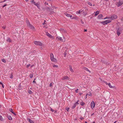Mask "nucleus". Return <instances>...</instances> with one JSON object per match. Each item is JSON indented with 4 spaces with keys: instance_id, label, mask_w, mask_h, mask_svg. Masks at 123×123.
Instances as JSON below:
<instances>
[{
    "instance_id": "f257e3e1",
    "label": "nucleus",
    "mask_w": 123,
    "mask_h": 123,
    "mask_svg": "<svg viewBox=\"0 0 123 123\" xmlns=\"http://www.w3.org/2000/svg\"><path fill=\"white\" fill-rule=\"evenodd\" d=\"M56 39L57 40H59L62 42H64L65 41V38L64 36H63V39L62 37H57L56 38Z\"/></svg>"
},
{
    "instance_id": "f03ea898",
    "label": "nucleus",
    "mask_w": 123,
    "mask_h": 123,
    "mask_svg": "<svg viewBox=\"0 0 123 123\" xmlns=\"http://www.w3.org/2000/svg\"><path fill=\"white\" fill-rule=\"evenodd\" d=\"M117 18V16L115 14H113L109 18H104V19H106L107 18H110L111 19L113 20L115 19H116Z\"/></svg>"
},
{
    "instance_id": "7ed1b4c3",
    "label": "nucleus",
    "mask_w": 123,
    "mask_h": 123,
    "mask_svg": "<svg viewBox=\"0 0 123 123\" xmlns=\"http://www.w3.org/2000/svg\"><path fill=\"white\" fill-rule=\"evenodd\" d=\"M34 43L37 45H39L40 46H41L42 45V43L39 41H34Z\"/></svg>"
},
{
    "instance_id": "20e7f679",
    "label": "nucleus",
    "mask_w": 123,
    "mask_h": 123,
    "mask_svg": "<svg viewBox=\"0 0 123 123\" xmlns=\"http://www.w3.org/2000/svg\"><path fill=\"white\" fill-rule=\"evenodd\" d=\"M123 4V0H120L119 2L116 3V4L117 6H121Z\"/></svg>"
},
{
    "instance_id": "39448f33",
    "label": "nucleus",
    "mask_w": 123,
    "mask_h": 123,
    "mask_svg": "<svg viewBox=\"0 0 123 123\" xmlns=\"http://www.w3.org/2000/svg\"><path fill=\"white\" fill-rule=\"evenodd\" d=\"M111 21V20H107L104 21L102 22V23L104 25H105L110 23Z\"/></svg>"
},
{
    "instance_id": "423d86ee",
    "label": "nucleus",
    "mask_w": 123,
    "mask_h": 123,
    "mask_svg": "<svg viewBox=\"0 0 123 123\" xmlns=\"http://www.w3.org/2000/svg\"><path fill=\"white\" fill-rule=\"evenodd\" d=\"M46 34L49 38L54 39V37L51 36L50 34L48 33L47 32H46Z\"/></svg>"
},
{
    "instance_id": "0eeeda50",
    "label": "nucleus",
    "mask_w": 123,
    "mask_h": 123,
    "mask_svg": "<svg viewBox=\"0 0 123 123\" xmlns=\"http://www.w3.org/2000/svg\"><path fill=\"white\" fill-rule=\"evenodd\" d=\"M27 25L31 29L33 30L34 29V27L32 25H31L30 23H28V24Z\"/></svg>"
},
{
    "instance_id": "6e6552de",
    "label": "nucleus",
    "mask_w": 123,
    "mask_h": 123,
    "mask_svg": "<svg viewBox=\"0 0 123 123\" xmlns=\"http://www.w3.org/2000/svg\"><path fill=\"white\" fill-rule=\"evenodd\" d=\"M70 78L67 76H64L62 78V80H67L69 79Z\"/></svg>"
},
{
    "instance_id": "1a4fd4ad",
    "label": "nucleus",
    "mask_w": 123,
    "mask_h": 123,
    "mask_svg": "<svg viewBox=\"0 0 123 123\" xmlns=\"http://www.w3.org/2000/svg\"><path fill=\"white\" fill-rule=\"evenodd\" d=\"M91 106L92 109L94 108L95 106V104L94 101H93L92 102Z\"/></svg>"
},
{
    "instance_id": "9d476101",
    "label": "nucleus",
    "mask_w": 123,
    "mask_h": 123,
    "mask_svg": "<svg viewBox=\"0 0 123 123\" xmlns=\"http://www.w3.org/2000/svg\"><path fill=\"white\" fill-rule=\"evenodd\" d=\"M104 82L106 84V85H108L111 88H113V86L111 85L110 83H107V82L105 81Z\"/></svg>"
},
{
    "instance_id": "9b49d317",
    "label": "nucleus",
    "mask_w": 123,
    "mask_h": 123,
    "mask_svg": "<svg viewBox=\"0 0 123 123\" xmlns=\"http://www.w3.org/2000/svg\"><path fill=\"white\" fill-rule=\"evenodd\" d=\"M103 15L101 14H100L98 15V18L99 19H103Z\"/></svg>"
},
{
    "instance_id": "f8f14e48",
    "label": "nucleus",
    "mask_w": 123,
    "mask_h": 123,
    "mask_svg": "<svg viewBox=\"0 0 123 123\" xmlns=\"http://www.w3.org/2000/svg\"><path fill=\"white\" fill-rule=\"evenodd\" d=\"M65 14L67 16L71 17H72V15L69 14H68L67 13H65Z\"/></svg>"
},
{
    "instance_id": "ddd939ff",
    "label": "nucleus",
    "mask_w": 123,
    "mask_h": 123,
    "mask_svg": "<svg viewBox=\"0 0 123 123\" xmlns=\"http://www.w3.org/2000/svg\"><path fill=\"white\" fill-rule=\"evenodd\" d=\"M83 69H84V70H86L87 71H88V72H89V73H91V72L87 68H86V67H84L83 68Z\"/></svg>"
},
{
    "instance_id": "4468645a",
    "label": "nucleus",
    "mask_w": 123,
    "mask_h": 123,
    "mask_svg": "<svg viewBox=\"0 0 123 123\" xmlns=\"http://www.w3.org/2000/svg\"><path fill=\"white\" fill-rule=\"evenodd\" d=\"M50 59L51 61H52L55 62L56 61V59L55 58H54V57H53L52 58H50Z\"/></svg>"
},
{
    "instance_id": "2eb2a0df",
    "label": "nucleus",
    "mask_w": 123,
    "mask_h": 123,
    "mask_svg": "<svg viewBox=\"0 0 123 123\" xmlns=\"http://www.w3.org/2000/svg\"><path fill=\"white\" fill-rule=\"evenodd\" d=\"M27 120L29 121L30 123H34V122L32 120L29 118H27Z\"/></svg>"
},
{
    "instance_id": "dca6fc26",
    "label": "nucleus",
    "mask_w": 123,
    "mask_h": 123,
    "mask_svg": "<svg viewBox=\"0 0 123 123\" xmlns=\"http://www.w3.org/2000/svg\"><path fill=\"white\" fill-rule=\"evenodd\" d=\"M69 69H70V70L71 72H74V71L72 68V67L70 66H69Z\"/></svg>"
},
{
    "instance_id": "f3484780",
    "label": "nucleus",
    "mask_w": 123,
    "mask_h": 123,
    "mask_svg": "<svg viewBox=\"0 0 123 123\" xmlns=\"http://www.w3.org/2000/svg\"><path fill=\"white\" fill-rule=\"evenodd\" d=\"M35 5L37 6V8L38 9H39L40 8V7L39 6V3H36V4H35Z\"/></svg>"
},
{
    "instance_id": "a211bd4d",
    "label": "nucleus",
    "mask_w": 123,
    "mask_h": 123,
    "mask_svg": "<svg viewBox=\"0 0 123 123\" xmlns=\"http://www.w3.org/2000/svg\"><path fill=\"white\" fill-rule=\"evenodd\" d=\"M7 117L9 120H11L12 119V118L10 116H8Z\"/></svg>"
},
{
    "instance_id": "6ab92c4d",
    "label": "nucleus",
    "mask_w": 123,
    "mask_h": 123,
    "mask_svg": "<svg viewBox=\"0 0 123 123\" xmlns=\"http://www.w3.org/2000/svg\"><path fill=\"white\" fill-rule=\"evenodd\" d=\"M7 41L9 42H12V40L9 37H8L7 38Z\"/></svg>"
},
{
    "instance_id": "aec40b11",
    "label": "nucleus",
    "mask_w": 123,
    "mask_h": 123,
    "mask_svg": "<svg viewBox=\"0 0 123 123\" xmlns=\"http://www.w3.org/2000/svg\"><path fill=\"white\" fill-rule=\"evenodd\" d=\"M99 11H97L96 12L95 14V16H97L99 13Z\"/></svg>"
},
{
    "instance_id": "412c9836",
    "label": "nucleus",
    "mask_w": 123,
    "mask_h": 123,
    "mask_svg": "<svg viewBox=\"0 0 123 123\" xmlns=\"http://www.w3.org/2000/svg\"><path fill=\"white\" fill-rule=\"evenodd\" d=\"M84 10H83L82 11H81L80 10L78 12H77L76 13L77 14H80V12H81L82 11H83Z\"/></svg>"
},
{
    "instance_id": "4be33fe9",
    "label": "nucleus",
    "mask_w": 123,
    "mask_h": 123,
    "mask_svg": "<svg viewBox=\"0 0 123 123\" xmlns=\"http://www.w3.org/2000/svg\"><path fill=\"white\" fill-rule=\"evenodd\" d=\"M67 50H66L65 51L64 53V57H65L66 56V55H67Z\"/></svg>"
},
{
    "instance_id": "5701e85b",
    "label": "nucleus",
    "mask_w": 123,
    "mask_h": 123,
    "mask_svg": "<svg viewBox=\"0 0 123 123\" xmlns=\"http://www.w3.org/2000/svg\"><path fill=\"white\" fill-rule=\"evenodd\" d=\"M53 67L54 68H57L58 66L57 65L53 64Z\"/></svg>"
},
{
    "instance_id": "b1692460",
    "label": "nucleus",
    "mask_w": 123,
    "mask_h": 123,
    "mask_svg": "<svg viewBox=\"0 0 123 123\" xmlns=\"http://www.w3.org/2000/svg\"><path fill=\"white\" fill-rule=\"evenodd\" d=\"M117 35L118 36H119L120 35V32L118 31H117Z\"/></svg>"
},
{
    "instance_id": "393cba45",
    "label": "nucleus",
    "mask_w": 123,
    "mask_h": 123,
    "mask_svg": "<svg viewBox=\"0 0 123 123\" xmlns=\"http://www.w3.org/2000/svg\"><path fill=\"white\" fill-rule=\"evenodd\" d=\"M29 76H30V77L31 78H32L33 77V74H30Z\"/></svg>"
},
{
    "instance_id": "a878e982",
    "label": "nucleus",
    "mask_w": 123,
    "mask_h": 123,
    "mask_svg": "<svg viewBox=\"0 0 123 123\" xmlns=\"http://www.w3.org/2000/svg\"><path fill=\"white\" fill-rule=\"evenodd\" d=\"M9 111L12 113H14V111H13L12 109V108H10V109Z\"/></svg>"
},
{
    "instance_id": "bb28decb",
    "label": "nucleus",
    "mask_w": 123,
    "mask_h": 123,
    "mask_svg": "<svg viewBox=\"0 0 123 123\" xmlns=\"http://www.w3.org/2000/svg\"><path fill=\"white\" fill-rule=\"evenodd\" d=\"M26 23H27V25L28 24V23H30L28 20V19L27 18H26Z\"/></svg>"
},
{
    "instance_id": "cd10ccee",
    "label": "nucleus",
    "mask_w": 123,
    "mask_h": 123,
    "mask_svg": "<svg viewBox=\"0 0 123 123\" xmlns=\"http://www.w3.org/2000/svg\"><path fill=\"white\" fill-rule=\"evenodd\" d=\"M76 106V104H74L73 106L72 107V109H74L75 108Z\"/></svg>"
},
{
    "instance_id": "c85d7f7f",
    "label": "nucleus",
    "mask_w": 123,
    "mask_h": 123,
    "mask_svg": "<svg viewBox=\"0 0 123 123\" xmlns=\"http://www.w3.org/2000/svg\"><path fill=\"white\" fill-rule=\"evenodd\" d=\"M54 57V55L52 53L50 54V58H52L53 57Z\"/></svg>"
},
{
    "instance_id": "c756f323",
    "label": "nucleus",
    "mask_w": 123,
    "mask_h": 123,
    "mask_svg": "<svg viewBox=\"0 0 123 123\" xmlns=\"http://www.w3.org/2000/svg\"><path fill=\"white\" fill-rule=\"evenodd\" d=\"M0 120L1 121H2L3 120V119L2 116L0 115Z\"/></svg>"
},
{
    "instance_id": "7c9ffc66",
    "label": "nucleus",
    "mask_w": 123,
    "mask_h": 123,
    "mask_svg": "<svg viewBox=\"0 0 123 123\" xmlns=\"http://www.w3.org/2000/svg\"><path fill=\"white\" fill-rule=\"evenodd\" d=\"M0 84L2 86V87L3 88H4V86L3 84L1 82H0Z\"/></svg>"
},
{
    "instance_id": "2f4dec72",
    "label": "nucleus",
    "mask_w": 123,
    "mask_h": 123,
    "mask_svg": "<svg viewBox=\"0 0 123 123\" xmlns=\"http://www.w3.org/2000/svg\"><path fill=\"white\" fill-rule=\"evenodd\" d=\"M28 92L30 94H31L32 93V92L31 90H30L28 91Z\"/></svg>"
},
{
    "instance_id": "473e14b6",
    "label": "nucleus",
    "mask_w": 123,
    "mask_h": 123,
    "mask_svg": "<svg viewBox=\"0 0 123 123\" xmlns=\"http://www.w3.org/2000/svg\"><path fill=\"white\" fill-rule=\"evenodd\" d=\"M85 103L83 102H81L80 104L82 106L84 105H85Z\"/></svg>"
},
{
    "instance_id": "72a5a7b5",
    "label": "nucleus",
    "mask_w": 123,
    "mask_h": 123,
    "mask_svg": "<svg viewBox=\"0 0 123 123\" xmlns=\"http://www.w3.org/2000/svg\"><path fill=\"white\" fill-rule=\"evenodd\" d=\"M88 4L89 5L91 6H92V4L90 2H88Z\"/></svg>"
},
{
    "instance_id": "f704fd0d",
    "label": "nucleus",
    "mask_w": 123,
    "mask_h": 123,
    "mask_svg": "<svg viewBox=\"0 0 123 123\" xmlns=\"http://www.w3.org/2000/svg\"><path fill=\"white\" fill-rule=\"evenodd\" d=\"M88 94V95L89 96H91L92 95V94L91 92H89V94Z\"/></svg>"
},
{
    "instance_id": "c9c22d12",
    "label": "nucleus",
    "mask_w": 123,
    "mask_h": 123,
    "mask_svg": "<svg viewBox=\"0 0 123 123\" xmlns=\"http://www.w3.org/2000/svg\"><path fill=\"white\" fill-rule=\"evenodd\" d=\"M10 78L11 79H12L13 78V76L12 74H11V75H10Z\"/></svg>"
},
{
    "instance_id": "e433bc0d",
    "label": "nucleus",
    "mask_w": 123,
    "mask_h": 123,
    "mask_svg": "<svg viewBox=\"0 0 123 123\" xmlns=\"http://www.w3.org/2000/svg\"><path fill=\"white\" fill-rule=\"evenodd\" d=\"M2 61L4 63H6V61L4 59H2Z\"/></svg>"
},
{
    "instance_id": "4c0bfd02",
    "label": "nucleus",
    "mask_w": 123,
    "mask_h": 123,
    "mask_svg": "<svg viewBox=\"0 0 123 123\" xmlns=\"http://www.w3.org/2000/svg\"><path fill=\"white\" fill-rule=\"evenodd\" d=\"M52 82L50 83L49 85V86L50 87H51L52 86Z\"/></svg>"
},
{
    "instance_id": "58836bf2",
    "label": "nucleus",
    "mask_w": 123,
    "mask_h": 123,
    "mask_svg": "<svg viewBox=\"0 0 123 123\" xmlns=\"http://www.w3.org/2000/svg\"><path fill=\"white\" fill-rule=\"evenodd\" d=\"M69 109V108H66V110L68 111Z\"/></svg>"
},
{
    "instance_id": "ea45409f",
    "label": "nucleus",
    "mask_w": 123,
    "mask_h": 123,
    "mask_svg": "<svg viewBox=\"0 0 123 123\" xmlns=\"http://www.w3.org/2000/svg\"><path fill=\"white\" fill-rule=\"evenodd\" d=\"M46 22V20H44V23H43V25H44V24H45V23Z\"/></svg>"
},
{
    "instance_id": "a19ab883",
    "label": "nucleus",
    "mask_w": 123,
    "mask_h": 123,
    "mask_svg": "<svg viewBox=\"0 0 123 123\" xmlns=\"http://www.w3.org/2000/svg\"><path fill=\"white\" fill-rule=\"evenodd\" d=\"M30 65H31L30 64H29V65H27V67L28 68L30 66Z\"/></svg>"
},
{
    "instance_id": "79ce46f5",
    "label": "nucleus",
    "mask_w": 123,
    "mask_h": 123,
    "mask_svg": "<svg viewBox=\"0 0 123 123\" xmlns=\"http://www.w3.org/2000/svg\"><path fill=\"white\" fill-rule=\"evenodd\" d=\"M78 101L79 100H78V101L77 102H76L75 104H76V105L79 104V103H78Z\"/></svg>"
},
{
    "instance_id": "37998d69",
    "label": "nucleus",
    "mask_w": 123,
    "mask_h": 123,
    "mask_svg": "<svg viewBox=\"0 0 123 123\" xmlns=\"http://www.w3.org/2000/svg\"><path fill=\"white\" fill-rule=\"evenodd\" d=\"M80 21H81V23L82 24H84V22L82 21V20H80Z\"/></svg>"
},
{
    "instance_id": "c03bdc74",
    "label": "nucleus",
    "mask_w": 123,
    "mask_h": 123,
    "mask_svg": "<svg viewBox=\"0 0 123 123\" xmlns=\"http://www.w3.org/2000/svg\"><path fill=\"white\" fill-rule=\"evenodd\" d=\"M78 89H77L76 90H75V91L76 93L78 92Z\"/></svg>"
},
{
    "instance_id": "a18cd8bd",
    "label": "nucleus",
    "mask_w": 123,
    "mask_h": 123,
    "mask_svg": "<svg viewBox=\"0 0 123 123\" xmlns=\"http://www.w3.org/2000/svg\"><path fill=\"white\" fill-rule=\"evenodd\" d=\"M80 120H83V119L84 118H82V117H80Z\"/></svg>"
},
{
    "instance_id": "49530a36",
    "label": "nucleus",
    "mask_w": 123,
    "mask_h": 123,
    "mask_svg": "<svg viewBox=\"0 0 123 123\" xmlns=\"http://www.w3.org/2000/svg\"><path fill=\"white\" fill-rule=\"evenodd\" d=\"M7 5V4H5L3 6V7H4L5 6H6Z\"/></svg>"
},
{
    "instance_id": "de8ad7c7",
    "label": "nucleus",
    "mask_w": 123,
    "mask_h": 123,
    "mask_svg": "<svg viewBox=\"0 0 123 123\" xmlns=\"http://www.w3.org/2000/svg\"><path fill=\"white\" fill-rule=\"evenodd\" d=\"M51 111H52V112H54V111L52 109H51Z\"/></svg>"
},
{
    "instance_id": "09e8293b",
    "label": "nucleus",
    "mask_w": 123,
    "mask_h": 123,
    "mask_svg": "<svg viewBox=\"0 0 123 123\" xmlns=\"http://www.w3.org/2000/svg\"><path fill=\"white\" fill-rule=\"evenodd\" d=\"M32 3H33L34 4V5H35V4H36V3L34 1L32 2Z\"/></svg>"
},
{
    "instance_id": "8fccbe9b",
    "label": "nucleus",
    "mask_w": 123,
    "mask_h": 123,
    "mask_svg": "<svg viewBox=\"0 0 123 123\" xmlns=\"http://www.w3.org/2000/svg\"><path fill=\"white\" fill-rule=\"evenodd\" d=\"M52 7L53 8H56L54 6H52Z\"/></svg>"
},
{
    "instance_id": "3c124183",
    "label": "nucleus",
    "mask_w": 123,
    "mask_h": 123,
    "mask_svg": "<svg viewBox=\"0 0 123 123\" xmlns=\"http://www.w3.org/2000/svg\"><path fill=\"white\" fill-rule=\"evenodd\" d=\"M88 95V93H87L86 94V98H87V96Z\"/></svg>"
},
{
    "instance_id": "603ef678",
    "label": "nucleus",
    "mask_w": 123,
    "mask_h": 123,
    "mask_svg": "<svg viewBox=\"0 0 123 123\" xmlns=\"http://www.w3.org/2000/svg\"><path fill=\"white\" fill-rule=\"evenodd\" d=\"M121 21H123V17L121 19Z\"/></svg>"
},
{
    "instance_id": "864d4df0",
    "label": "nucleus",
    "mask_w": 123,
    "mask_h": 123,
    "mask_svg": "<svg viewBox=\"0 0 123 123\" xmlns=\"http://www.w3.org/2000/svg\"><path fill=\"white\" fill-rule=\"evenodd\" d=\"M2 27V28H3V29H5V27H5V26H3V27Z\"/></svg>"
},
{
    "instance_id": "5fc2aeb1",
    "label": "nucleus",
    "mask_w": 123,
    "mask_h": 123,
    "mask_svg": "<svg viewBox=\"0 0 123 123\" xmlns=\"http://www.w3.org/2000/svg\"><path fill=\"white\" fill-rule=\"evenodd\" d=\"M13 113L15 115H16V113H15L14 112V113Z\"/></svg>"
},
{
    "instance_id": "6e6d98bb",
    "label": "nucleus",
    "mask_w": 123,
    "mask_h": 123,
    "mask_svg": "<svg viewBox=\"0 0 123 123\" xmlns=\"http://www.w3.org/2000/svg\"><path fill=\"white\" fill-rule=\"evenodd\" d=\"M33 82V83H35L36 82H35V81H34V80Z\"/></svg>"
},
{
    "instance_id": "4d7b16f0",
    "label": "nucleus",
    "mask_w": 123,
    "mask_h": 123,
    "mask_svg": "<svg viewBox=\"0 0 123 123\" xmlns=\"http://www.w3.org/2000/svg\"><path fill=\"white\" fill-rule=\"evenodd\" d=\"M87 31V30L86 29L85 30H84V31Z\"/></svg>"
},
{
    "instance_id": "13d9d810",
    "label": "nucleus",
    "mask_w": 123,
    "mask_h": 123,
    "mask_svg": "<svg viewBox=\"0 0 123 123\" xmlns=\"http://www.w3.org/2000/svg\"><path fill=\"white\" fill-rule=\"evenodd\" d=\"M34 1V0H32V1H31V2H32Z\"/></svg>"
},
{
    "instance_id": "bf43d9fd",
    "label": "nucleus",
    "mask_w": 123,
    "mask_h": 123,
    "mask_svg": "<svg viewBox=\"0 0 123 123\" xmlns=\"http://www.w3.org/2000/svg\"><path fill=\"white\" fill-rule=\"evenodd\" d=\"M46 4L47 5H48V3H46V2L45 3V4Z\"/></svg>"
},
{
    "instance_id": "052dcab7",
    "label": "nucleus",
    "mask_w": 123,
    "mask_h": 123,
    "mask_svg": "<svg viewBox=\"0 0 123 123\" xmlns=\"http://www.w3.org/2000/svg\"><path fill=\"white\" fill-rule=\"evenodd\" d=\"M47 9H50L49 7H47Z\"/></svg>"
},
{
    "instance_id": "680f3d73",
    "label": "nucleus",
    "mask_w": 123,
    "mask_h": 123,
    "mask_svg": "<svg viewBox=\"0 0 123 123\" xmlns=\"http://www.w3.org/2000/svg\"><path fill=\"white\" fill-rule=\"evenodd\" d=\"M82 94V93H80V95H81Z\"/></svg>"
},
{
    "instance_id": "e2e57ef3",
    "label": "nucleus",
    "mask_w": 123,
    "mask_h": 123,
    "mask_svg": "<svg viewBox=\"0 0 123 123\" xmlns=\"http://www.w3.org/2000/svg\"><path fill=\"white\" fill-rule=\"evenodd\" d=\"M85 123H88L87 122L85 121Z\"/></svg>"
},
{
    "instance_id": "0e129e2a",
    "label": "nucleus",
    "mask_w": 123,
    "mask_h": 123,
    "mask_svg": "<svg viewBox=\"0 0 123 123\" xmlns=\"http://www.w3.org/2000/svg\"><path fill=\"white\" fill-rule=\"evenodd\" d=\"M27 2L28 1V0H25Z\"/></svg>"
},
{
    "instance_id": "69168bd1",
    "label": "nucleus",
    "mask_w": 123,
    "mask_h": 123,
    "mask_svg": "<svg viewBox=\"0 0 123 123\" xmlns=\"http://www.w3.org/2000/svg\"><path fill=\"white\" fill-rule=\"evenodd\" d=\"M116 122H117V121H116L115 122H114L113 123H115Z\"/></svg>"
},
{
    "instance_id": "338daca9",
    "label": "nucleus",
    "mask_w": 123,
    "mask_h": 123,
    "mask_svg": "<svg viewBox=\"0 0 123 123\" xmlns=\"http://www.w3.org/2000/svg\"><path fill=\"white\" fill-rule=\"evenodd\" d=\"M1 15H0V18H1Z\"/></svg>"
},
{
    "instance_id": "774afa93",
    "label": "nucleus",
    "mask_w": 123,
    "mask_h": 123,
    "mask_svg": "<svg viewBox=\"0 0 123 123\" xmlns=\"http://www.w3.org/2000/svg\"><path fill=\"white\" fill-rule=\"evenodd\" d=\"M92 123H95V122H93Z\"/></svg>"
}]
</instances>
